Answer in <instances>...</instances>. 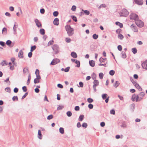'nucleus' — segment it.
Wrapping results in <instances>:
<instances>
[{"label": "nucleus", "mask_w": 147, "mask_h": 147, "mask_svg": "<svg viewBox=\"0 0 147 147\" xmlns=\"http://www.w3.org/2000/svg\"><path fill=\"white\" fill-rule=\"evenodd\" d=\"M59 20L58 18H55L53 22V24L57 26L59 24Z\"/></svg>", "instance_id": "nucleus-13"}, {"label": "nucleus", "mask_w": 147, "mask_h": 147, "mask_svg": "<svg viewBox=\"0 0 147 147\" xmlns=\"http://www.w3.org/2000/svg\"><path fill=\"white\" fill-rule=\"evenodd\" d=\"M65 41L67 43H69L71 41V39L70 38H65Z\"/></svg>", "instance_id": "nucleus-60"}, {"label": "nucleus", "mask_w": 147, "mask_h": 147, "mask_svg": "<svg viewBox=\"0 0 147 147\" xmlns=\"http://www.w3.org/2000/svg\"><path fill=\"white\" fill-rule=\"evenodd\" d=\"M123 37V36L121 34H119L118 35V38L121 40H122Z\"/></svg>", "instance_id": "nucleus-37"}, {"label": "nucleus", "mask_w": 147, "mask_h": 147, "mask_svg": "<svg viewBox=\"0 0 147 147\" xmlns=\"http://www.w3.org/2000/svg\"><path fill=\"white\" fill-rule=\"evenodd\" d=\"M36 49V46L35 45H34L33 46H32L31 48L30 51L32 52Z\"/></svg>", "instance_id": "nucleus-36"}, {"label": "nucleus", "mask_w": 147, "mask_h": 147, "mask_svg": "<svg viewBox=\"0 0 147 147\" xmlns=\"http://www.w3.org/2000/svg\"><path fill=\"white\" fill-rule=\"evenodd\" d=\"M99 60L100 62V63H104L105 62H107V61L105 62V61L103 60V58L102 57H100L99 59Z\"/></svg>", "instance_id": "nucleus-30"}, {"label": "nucleus", "mask_w": 147, "mask_h": 147, "mask_svg": "<svg viewBox=\"0 0 147 147\" xmlns=\"http://www.w3.org/2000/svg\"><path fill=\"white\" fill-rule=\"evenodd\" d=\"M110 113L113 115H115V111L114 109H112L110 111Z\"/></svg>", "instance_id": "nucleus-61"}, {"label": "nucleus", "mask_w": 147, "mask_h": 147, "mask_svg": "<svg viewBox=\"0 0 147 147\" xmlns=\"http://www.w3.org/2000/svg\"><path fill=\"white\" fill-rule=\"evenodd\" d=\"M11 43V42L10 40H7L6 42V44L9 46Z\"/></svg>", "instance_id": "nucleus-43"}, {"label": "nucleus", "mask_w": 147, "mask_h": 147, "mask_svg": "<svg viewBox=\"0 0 147 147\" xmlns=\"http://www.w3.org/2000/svg\"><path fill=\"white\" fill-rule=\"evenodd\" d=\"M116 25L119 26L120 28H122L123 27V24L118 22H115Z\"/></svg>", "instance_id": "nucleus-21"}, {"label": "nucleus", "mask_w": 147, "mask_h": 147, "mask_svg": "<svg viewBox=\"0 0 147 147\" xmlns=\"http://www.w3.org/2000/svg\"><path fill=\"white\" fill-rule=\"evenodd\" d=\"M141 98H139V97L138 95H137L136 96V101L138 102V101H140L141 100Z\"/></svg>", "instance_id": "nucleus-44"}, {"label": "nucleus", "mask_w": 147, "mask_h": 147, "mask_svg": "<svg viewBox=\"0 0 147 147\" xmlns=\"http://www.w3.org/2000/svg\"><path fill=\"white\" fill-rule=\"evenodd\" d=\"M136 3L139 5H142L143 3V0H134Z\"/></svg>", "instance_id": "nucleus-8"}, {"label": "nucleus", "mask_w": 147, "mask_h": 147, "mask_svg": "<svg viewBox=\"0 0 147 147\" xmlns=\"http://www.w3.org/2000/svg\"><path fill=\"white\" fill-rule=\"evenodd\" d=\"M89 63L90 65L92 67H93L95 66V62L93 60L90 61Z\"/></svg>", "instance_id": "nucleus-15"}, {"label": "nucleus", "mask_w": 147, "mask_h": 147, "mask_svg": "<svg viewBox=\"0 0 147 147\" xmlns=\"http://www.w3.org/2000/svg\"><path fill=\"white\" fill-rule=\"evenodd\" d=\"M17 27L16 26L15 24H14V26L13 27V29L14 31V34H16V28Z\"/></svg>", "instance_id": "nucleus-42"}, {"label": "nucleus", "mask_w": 147, "mask_h": 147, "mask_svg": "<svg viewBox=\"0 0 147 147\" xmlns=\"http://www.w3.org/2000/svg\"><path fill=\"white\" fill-rule=\"evenodd\" d=\"M31 79L30 75L29 74V75L28 76V80L27 82V85H28L30 82V80Z\"/></svg>", "instance_id": "nucleus-28"}, {"label": "nucleus", "mask_w": 147, "mask_h": 147, "mask_svg": "<svg viewBox=\"0 0 147 147\" xmlns=\"http://www.w3.org/2000/svg\"><path fill=\"white\" fill-rule=\"evenodd\" d=\"M36 77V78L34 79V83L35 84L39 83V80L41 79L40 77Z\"/></svg>", "instance_id": "nucleus-11"}, {"label": "nucleus", "mask_w": 147, "mask_h": 147, "mask_svg": "<svg viewBox=\"0 0 147 147\" xmlns=\"http://www.w3.org/2000/svg\"><path fill=\"white\" fill-rule=\"evenodd\" d=\"M22 89L24 92H26L27 91L26 87V86H24L22 87Z\"/></svg>", "instance_id": "nucleus-62"}, {"label": "nucleus", "mask_w": 147, "mask_h": 147, "mask_svg": "<svg viewBox=\"0 0 147 147\" xmlns=\"http://www.w3.org/2000/svg\"><path fill=\"white\" fill-rule=\"evenodd\" d=\"M53 117V116L52 115H51L48 116L47 117V119L50 120L52 119Z\"/></svg>", "instance_id": "nucleus-47"}, {"label": "nucleus", "mask_w": 147, "mask_h": 147, "mask_svg": "<svg viewBox=\"0 0 147 147\" xmlns=\"http://www.w3.org/2000/svg\"><path fill=\"white\" fill-rule=\"evenodd\" d=\"M16 100H18V97L17 96H14L12 98V100L14 101Z\"/></svg>", "instance_id": "nucleus-57"}, {"label": "nucleus", "mask_w": 147, "mask_h": 147, "mask_svg": "<svg viewBox=\"0 0 147 147\" xmlns=\"http://www.w3.org/2000/svg\"><path fill=\"white\" fill-rule=\"evenodd\" d=\"M7 32V28H4L2 30V34H6Z\"/></svg>", "instance_id": "nucleus-22"}, {"label": "nucleus", "mask_w": 147, "mask_h": 147, "mask_svg": "<svg viewBox=\"0 0 147 147\" xmlns=\"http://www.w3.org/2000/svg\"><path fill=\"white\" fill-rule=\"evenodd\" d=\"M69 69H70V67H66V68H65V69H64V71L65 72H68L69 70Z\"/></svg>", "instance_id": "nucleus-56"}, {"label": "nucleus", "mask_w": 147, "mask_h": 147, "mask_svg": "<svg viewBox=\"0 0 147 147\" xmlns=\"http://www.w3.org/2000/svg\"><path fill=\"white\" fill-rule=\"evenodd\" d=\"M109 74L111 76H113L115 74V72L113 70H111L109 71Z\"/></svg>", "instance_id": "nucleus-39"}, {"label": "nucleus", "mask_w": 147, "mask_h": 147, "mask_svg": "<svg viewBox=\"0 0 147 147\" xmlns=\"http://www.w3.org/2000/svg\"><path fill=\"white\" fill-rule=\"evenodd\" d=\"M66 114L69 117H71L72 115V113L70 111H67L66 113Z\"/></svg>", "instance_id": "nucleus-40"}, {"label": "nucleus", "mask_w": 147, "mask_h": 147, "mask_svg": "<svg viewBox=\"0 0 147 147\" xmlns=\"http://www.w3.org/2000/svg\"><path fill=\"white\" fill-rule=\"evenodd\" d=\"M40 32L41 34L44 35L45 34V30L43 29H41L40 30Z\"/></svg>", "instance_id": "nucleus-31"}, {"label": "nucleus", "mask_w": 147, "mask_h": 147, "mask_svg": "<svg viewBox=\"0 0 147 147\" xmlns=\"http://www.w3.org/2000/svg\"><path fill=\"white\" fill-rule=\"evenodd\" d=\"M52 49L55 52V54H57L59 52V48L58 45H54L52 47Z\"/></svg>", "instance_id": "nucleus-3"}, {"label": "nucleus", "mask_w": 147, "mask_h": 147, "mask_svg": "<svg viewBox=\"0 0 147 147\" xmlns=\"http://www.w3.org/2000/svg\"><path fill=\"white\" fill-rule=\"evenodd\" d=\"M66 30L69 36H72L74 34V30L72 28H71L70 26L67 25L65 26Z\"/></svg>", "instance_id": "nucleus-1"}, {"label": "nucleus", "mask_w": 147, "mask_h": 147, "mask_svg": "<svg viewBox=\"0 0 147 147\" xmlns=\"http://www.w3.org/2000/svg\"><path fill=\"white\" fill-rule=\"evenodd\" d=\"M137 88L139 91H141L142 90V88H141L139 85L138 84H136L135 86Z\"/></svg>", "instance_id": "nucleus-20"}, {"label": "nucleus", "mask_w": 147, "mask_h": 147, "mask_svg": "<svg viewBox=\"0 0 147 147\" xmlns=\"http://www.w3.org/2000/svg\"><path fill=\"white\" fill-rule=\"evenodd\" d=\"M142 65L144 69L147 70V61L143 62L142 64Z\"/></svg>", "instance_id": "nucleus-10"}, {"label": "nucleus", "mask_w": 147, "mask_h": 147, "mask_svg": "<svg viewBox=\"0 0 147 147\" xmlns=\"http://www.w3.org/2000/svg\"><path fill=\"white\" fill-rule=\"evenodd\" d=\"M88 107L90 109H91L93 108V106L92 104H90L88 105Z\"/></svg>", "instance_id": "nucleus-59"}, {"label": "nucleus", "mask_w": 147, "mask_h": 147, "mask_svg": "<svg viewBox=\"0 0 147 147\" xmlns=\"http://www.w3.org/2000/svg\"><path fill=\"white\" fill-rule=\"evenodd\" d=\"M130 108L133 111H134L135 108V105L134 104H131L130 105Z\"/></svg>", "instance_id": "nucleus-38"}, {"label": "nucleus", "mask_w": 147, "mask_h": 147, "mask_svg": "<svg viewBox=\"0 0 147 147\" xmlns=\"http://www.w3.org/2000/svg\"><path fill=\"white\" fill-rule=\"evenodd\" d=\"M0 64L2 66H3L7 65L8 64V63L5 60H4L3 61V62H1L0 63Z\"/></svg>", "instance_id": "nucleus-19"}, {"label": "nucleus", "mask_w": 147, "mask_h": 147, "mask_svg": "<svg viewBox=\"0 0 147 147\" xmlns=\"http://www.w3.org/2000/svg\"><path fill=\"white\" fill-rule=\"evenodd\" d=\"M5 90L6 91L10 92L11 91V90L9 87H7L5 89Z\"/></svg>", "instance_id": "nucleus-53"}, {"label": "nucleus", "mask_w": 147, "mask_h": 147, "mask_svg": "<svg viewBox=\"0 0 147 147\" xmlns=\"http://www.w3.org/2000/svg\"><path fill=\"white\" fill-rule=\"evenodd\" d=\"M75 63L77 64V65H76V67H79L80 66V61L78 60H76V61L75 62Z\"/></svg>", "instance_id": "nucleus-25"}, {"label": "nucleus", "mask_w": 147, "mask_h": 147, "mask_svg": "<svg viewBox=\"0 0 147 147\" xmlns=\"http://www.w3.org/2000/svg\"><path fill=\"white\" fill-rule=\"evenodd\" d=\"M64 107L63 106H59L57 107V109L58 110H61L63 109Z\"/></svg>", "instance_id": "nucleus-54"}, {"label": "nucleus", "mask_w": 147, "mask_h": 147, "mask_svg": "<svg viewBox=\"0 0 147 147\" xmlns=\"http://www.w3.org/2000/svg\"><path fill=\"white\" fill-rule=\"evenodd\" d=\"M35 22L38 28H41L42 27V25L38 20L37 19H36L35 20Z\"/></svg>", "instance_id": "nucleus-9"}, {"label": "nucleus", "mask_w": 147, "mask_h": 147, "mask_svg": "<svg viewBox=\"0 0 147 147\" xmlns=\"http://www.w3.org/2000/svg\"><path fill=\"white\" fill-rule=\"evenodd\" d=\"M98 35L96 34H94L92 36L93 38L94 39H96L98 38Z\"/></svg>", "instance_id": "nucleus-34"}, {"label": "nucleus", "mask_w": 147, "mask_h": 147, "mask_svg": "<svg viewBox=\"0 0 147 147\" xmlns=\"http://www.w3.org/2000/svg\"><path fill=\"white\" fill-rule=\"evenodd\" d=\"M136 23L137 26L140 28L142 27L144 25L143 22L139 19L136 20Z\"/></svg>", "instance_id": "nucleus-4"}, {"label": "nucleus", "mask_w": 147, "mask_h": 147, "mask_svg": "<svg viewBox=\"0 0 147 147\" xmlns=\"http://www.w3.org/2000/svg\"><path fill=\"white\" fill-rule=\"evenodd\" d=\"M121 16H127L129 14V12L127 10H122L119 13Z\"/></svg>", "instance_id": "nucleus-2"}, {"label": "nucleus", "mask_w": 147, "mask_h": 147, "mask_svg": "<svg viewBox=\"0 0 147 147\" xmlns=\"http://www.w3.org/2000/svg\"><path fill=\"white\" fill-rule=\"evenodd\" d=\"M131 51L134 54L136 53L137 51V49L136 48H132L131 49Z\"/></svg>", "instance_id": "nucleus-23"}, {"label": "nucleus", "mask_w": 147, "mask_h": 147, "mask_svg": "<svg viewBox=\"0 0 147 147\" xmlns=\"http://www.w3.org/2000/svg\"><path fill=\"white\" fill-rule=\"evenodd\" d=\"M18 57L20 58L23 57V52L22 50H20L18 53Z\"/></svg>", "instance_id": "nucleus-14"}, {"label": "nucleus", "mask_w": 147, "mask_h": 147, "mask_svg": "<svg viewBox=\"0 0 147 147\" xmlns=\"http://www.w3.org/2000/svg\"><path fill=\"white\" fill-rule=\"evenodd\" d=\"M82 11H84V13L87 15H88L89 14L90 12L89 11L87 10H85L84 11V10H82Z\"/></svg>", "instance_id": "nucleus-50"}, {"label": "nucleus", "mask_w": 147, "mask_h": 147, "mask_svg": "<svg viewBox=\"0 0 147 147\" xmlns=\"http://www.w3.org/2000/svg\"><path fill=\"white\" fill-rule=\"evenodd\" d=\"M13 91L15 93H17L18 92V89L17 88H14Z\"/></svg>", "instance_id": "nucleus-63"}, {"label": "nucleus", "mask_w": 147, "mask_h": 147, "mask_svg": "<svg viewBox=\"0 0 147 147\" xmlns=\"http://www.w3.org/2000/svg\"><path fill=\"white\" fill-rule=\"evenodd\" d=\"M35 73L36 76V77H40L39 75V71L38 69H36V70Z\"/></svg>", "instance_id": "nucleus-24"}, {"label": "nucleus", "mask_w": 147, "mask_h": 147, "mask_svg": "<svg viewBox=\"0 0 147 147\" xmlns=\"http://www.w3.org/2000/svg\"><path fill=\"white\" fill-rule=\"evenodd\" d=\"M132 100L134 101L136 100V95L135 94L132 95L131 98Z\"/></svg>", "instance_id": "nucleus-48"}, {"label": "nucleus", "mask_w": 147, "mask_h": 147, "mask_svg": "<svg viewBox=\"0 0 147 147\" xmlns=\"http://www.w3.org/2000/svg\"><path fill=\"white\" fill-rule=\"evenodd\" d=\"M108 95L107 94H103L102 95V97L103 99H105L106 98Z\"/></svg>", "instance_id": "nucleus-33"}, {"label": "nucleus", "mask_w": 147, "mask_h": 147, "mask_svg": "<svg viewBox=\"0 0 147 147\" xmlns=\"http://www.w3.org/2000/svg\"><path fill=\"white\" fill-rule=\"evenodd\" d=\"M53 40H50V41L48 44V46H49L50 45H53Z\"/></svg>", "instance_id": "nucleus-55"}, {"label": "nucleus", "mask_w": 147, "mask_h": 147, "mask_svg": "<svg viewBox=\"0 0 147 147\" xmlns=\"http://www.w3.org/2000/svg\"><path fill=\"white\" fill-rule=\"evenodd\" d=\"M58 13L57 11H55L53 13V15L55 17H56L58 15Z\"/></svg>", "instance_id": "nucleus-49"}, {"label": "nucleus", "mask_w": 147, "mask_h": 147, "mask_svg": "<svg viewBox=\"0 0 147 147\" xmlns=\"http://www.w3.org/2000/svg\"><path fill=\"white\" fill-rule=\"evenodd\" d=\"M107 6L106 5L104 4H103L101 5L98 7V8H105Z\"/></svg>", "instance_id": "nucleus-35"}, {"label": "nucleus", "mask_w": 147, "mask_h": 147, "mask_svg": "<svg viewBox=\"0 0 147 147\" xmlns=\"http://www.w3.org/2000/svg\"><path fill=\"white\" fill-rule=\"evenodd\" d=\"M130 27L132 28V30L135 32H138V29H137V28L135 26H134V24H132L131 26Z\"/></svg>", "instance_id": "nucleus-12"}, {"label": "nucleus", "mask_w": 147, "mask_h": 147, "mask_svg": "<svg viewBox=\"0 0 147 147\" xmlns=\"http://www.w3.org/2000/svg\"><path fill=\"white\" fill-rule=\"evenodd\" d=\"M130 18L131 19L134 20L136 21L138 19V15L134 13H132L130 15Z\"/></svg>", "instance_id": "nucleus-5"}, {"label": "nucleus", "mask_w": 147, "mask_h": 147, "mask_svg": "<svg viewBox=\"0 0 147 147\" xmlns=\"http://www.w3.org/2000/svg\"><path fill=\"white\" fill-rule=\"evenodd\" d=\"M145 94V93L143 92H141L140 93V94H139V95L140 96V98H141L142 99V97L144 96Z\"/></svg>", "instance_id": "nucleus-27"}, {"label": "nucleus", "mask_w": 147, "mask_h": 147, "mask_svg": "<svg viewBox=\"0 0 147 147\" xmlns=\"http://www.w3.org/2000/svg\"><path fill=\"white\" fill-rule=\"evenodd\" d=\"M120 84L119 82L118 81H116L115 82V83L113 85V86L117 88V86L119 85Z\"/></svg>", "instance_id": "nucleus-26"}, {"label": "nucleus", "mask_w": 147, "mask_h": 147, "mask_svg": "<svg viewBox=\"0 0 147 147\" xmlns=\"http://www.w3.org/2000/svg\"><path fill=\"white\" fill-rule=\"evenodd\" d=\"M59 132L62 134H63L64 133V129L63 127H60L59 129Z\"/></svg>", "instance_id": "nucleus-29"}, {"label": "nucleus", "mask_w": 147, "mask_h": 147, "mask_svg": "<svg viewBox=\"0 0 147 147\" xmlns=\"http://www.w3.org/2000/svg\"><path fill=\"white\" fill-rule=\"evenodd\" d=\"M71 18L73 20H74L75 22H77V18H76V17H75L74 16H71Z\"/></svg>", "instance_id": "nucleus-45"}, {"label": "nucleus", "mask_w": 147, "mask_h": 147, "mask_svg": "<svg viewBox=\"0 0 147 147\" xmlns=\"http://www.w3.org/2000/svg\"><path fill=\"white\" fill-rule=\"evenodd\" d=\"M93 84L94 85L93 86V88L94 91L95 92L96 91V87L98 85L99 82L97 80H94L93 82Z\"/></svg>", "instance_id": "nucleus-6"}, {"label": "nucleus", "mask_w": 147, "mask_h": 147, "mask_svg": "<svg viewBox=\"0 0 147 147\" xmlns=\"http://www.w3.org/2000/svg\"><path fill=\"white\" fill-rule=\"evenodd\" d=\"M99 76L100 78L101 79L103 78L104 74L103 73L101 72L99 73Z\"/></svg>", "instance_id": "nucleus-41"}, {"label": "nucleus", "mask_w": 147, "mask_h": 147, "mask_svg": "<svg viewBox=\"0 0 147 147\" xmlns=\"http://www.w3.org/2000/svg\"><path fill=\"white\" fill-rule=\"evenodd\" d=\"M80 109V107L78 106H76L75 107V110L76 111H79Z\"/></svg>", "instance_id": "nucleus-64"}, {"label": "nucleus", "mask_w": 147, "mask_h": 147, "mask_svg": "<svg viewBox=\"0 0 147 147\" xmlns=\"http://www.w3.org/2000/svg\"><path fill=\"white\" fill-rule=\"evenodd\" d=\"M84 115H80L79 118V121H82L84 119Z\"/></svg>", "instance_id": "nucleus-32"}, {"label": "nucleus", "mask_w": 147, "mask_h": 147, "mask_svg": "<svg viewBox=\"0 0 147 147\" xmlns=\"http://www.w3.org/2000/svg\"><path fill=\"white\" fill-rule=\"evenodd\" d=\"M92 78L94 80H95L96 78V75L94 73L93 74L92 76Z\"/></svg>", "instance_id": "nucleus-46"}, {"label": "nucleus", "mask_w": 147, "mask_h": 147, "mask_svg": "<svg viewBox=\"0 0 147 147\" xmlns=\"http://www.w3.org/2000/svg\"><path fill=\"white\" fill-rule=\"evenodd\" d=\"M71 55L74 58H76L77 57L76 53L74 52H72L71 54Z\"/></svg>", "instance_id": "nucleus-16"}, {"label": "nucleus", "mask_w": 147, "mask_h": 147, "mask_svg": "<svg viewBox=\"0 0 147 147\" xmlns=\"http://www.w3.org/2000/svg\"><path fill=\"white\" fill-rule=\"evenodd\" d=\"M88 125L87 123H84L82 125V126L83 127H84L85 128H86L87 127Z\"/></svg>", "instance_id": "nucleus-52"}, {"label": "nucleus", "mask_w": 147, "mask_h": 147, "mask_svg": "<svg viewBox=\"0 0 147 147\" xmlns=\"http://www.w3.org/2000/svg\"><path fill=\"white\" fill-rule=\"evenodd\" d=\"M117 48L118 50L119 51H121L122 49V46L120 45H119L117 47Z\"/></svg>", "instance_id": "nucleus-58"}, {"label": "nucleus", "mask_w": 147, "mask_h": 147, "mask_svg": "<svg viewBox=\"0 0 147 147\" xmlns=\"http://www.w3.org/2000/svg\"><path fill=\"white\" fill-rule=\"evenodd\" d=\"M60 62V60L58 59H55L51 62L50 64L55 65Z\"/></svg>", "instance_id": "nucleus-7"}, {"label": "nucleus", "mask_w": 147, "mask_h": 147, "mask_svg": "<svg viewBox=\"0 0 147 147\" xmlns=\"http://www.w3.org/2000/svg\"><path fill=\"white\" fill-rule=\"evenodd\" d=\"M121 57L125 59L126 57V55L125 52L122 51L121 53Z\"/></svg>", "instance_id": "nucleus-18"}, {"label": "nucleus", "mask_w": 147, "mask_h": 147, "mask_svg": "<svg viewBox=\"0 0 147 147\" xmlns=\"http://www.w3.org/2000/svg\"><path fill=\"white\" fill-rule=\"evenodd\" d=\"M29 73V70L28 67H25L23 69V73L25 75L26 73Z\"/></svg>", "instance_id": "nucleus-17"}, {"label": "nucleus", "mask_w": 147, "mask_h": 147, "mask_svg": "<svg viewBox=\"0 0 147 147\" xmlns=\"http://www.w3.org/2000/svg\"><path fill=\"white\" fill-rule=\"evenodd\" d=\"M87 101L89 103H91L93 101V100L91 98H88L87 99Z\"/></svg>", "instance_id": "nucleus-51"}]
</instances>
